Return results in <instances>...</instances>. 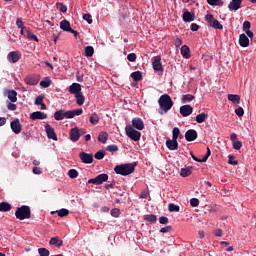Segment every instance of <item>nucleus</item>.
Segmentation results:
<instances>
[{"mask_svg": "<svg viewBox=\"0 0 256 256\" xmlns=\"http://www.w3.org/2000/svg\"><path fill=\"white\" fill-rule=\"evenodd\" d=\"M166 147L170 150V151H176V149H179V143L177 142V140H167L166 141Z\"/></svg>", "mask_w": 256, "mask_h": 256, "instance_id": "obj_19", "label": "nucleus"}, {"mask_svg": "<svg viewBox=\"0 0 256 256\" xmlns=\"http://www.w3.org/2000/svg\"><path fill=\"white\" fill-rule=\"evenodd\" d=\"M16 219H19V221H23L25 219L31 218V208L29 206H22L17 208L15 212Z\"/></svg>", "mask_w": 256, "mask_h": 256, "instance_id": "obj_3", "label": "nucleus"}, {"mask_svg": "<svg viewBox=\"0 0 256 256\" xmlns=\"http://www.w3.org/2000/svg\"><path fill=\"white\" fill-rule=\"evenodd\" d=\"M25 83L27 85H37V80L31 76L25 78Z\"/></svg>", "mask_w": 256, "mask_h": 256, "instance_id": "obj_43", "label": "nucleus"}, {"mask_svg": "<svg viewBox=\"0 0 256 256\" xmlns=\"http://www.w3.org/2000/svg\"><path fill=\"white\" fill-rule=\"evenodd\" d=\"M7 97L11 103H17V91L15 90H6Z\"/></svg>", "mask_w": 256, "mask_h": 256, "instance_id": "obj_22", "label": "nucleus"}, {"mask_svg": "<svg viewBox=\"0 0 256 256\" xmlns=\"http://www.w3.org/2000/svg\"><path fill=\"white\" fill-rule=\"evenodd\" d=\"M181 55L184 59H189L191 57V50L189 49V46L183 45L180 49Z\"/></svg>", "mask_w": 256, "mask_h": 256, "instance_id": "obj_21", "label": "nucleus"}, {"mask_svg": "<svg viewBox=\"0 0 256 256\" xmlns=\"http://www.w3.org/2000/svg\"><path fill=\"white\" fill-rule=\"evenodd\" d=\"M207 3L212 7H223L224 5L223 0H207Z\"/></svg>", "mask_w": 256, "mask_h": 256, "instance_id": "obj_28", "label": "nucleus"}, {"mask_svg": "<svg viewBox=\"0 0 256 256\" xmlns=\"http://www.w3.org/2000/svg\"><path fill=\"white\" fill-rule=\"evenodd\" d=\"M30 119H32V121H37V119H47V114L41 111L33 112L30 114Z\"/></svg>", "mask_w": 256, "mask_h": 256, "instance_id": "obj_18", "label": "nucleus"}, {"mask_svg": "<svg viewBox=\"0 0 256 256\" xmlns=\"http://www.w3.org/2000/svg\"><path fill=\"white\" fill-rule=\"evenodd\" d=\"M75 97L77 105L81 106L85 103V96H83V93L80 92L79 94H76Z\"/></svg>", "mask_w": 256, "mask_h": 256, "instance_id": "obj_33", "label": "nucleus"}, {"mask_svg": "<svg viewBox=\"0 0 256 256\" xmlns=\"http://www.w3.org/2000/svg\"><path fill=\"white\" fill-rule=\"evenodd\" d=\"M43 99H45L43 95L37 96L35 99V105H42Z\"/></svg>", "mask_w": 256, "mask_h": 256, "instance_id": "obj_57", "label": "nucleus"}, {"mask_svg": "<svg viewBox=\"0 0 256 256\" xmlns=\"http://www.w3.org/2000/svg\"><path fill=\"white\" fill-rule=\"evenodd\" d=\"M235 113L238 117H243V115H245V110H243L242 107H239L238 109L235 110Z\"/></svg>", "mask_w": 256, "mask_h": 256, "instance_id": "obj_58", "label": "nucleus"}, {"mask_svg": "<svg viewBox=\"0 0 256 256\" xmlns=\"http://www.w3.org/2000/svg\"><path fill=\"white\" fill-rule=\"evenodd\" d=\"M50 245H56V247H61L63 245V240L59 239V237H53L49 241Z\"/></svg>", "mask_w": 256, "mask_h": 256, "instance_id": "obj_29", "label": "nucleus"}, {"mask_svg": "<svg viewBox=\"0 0 256 256\" xmlns=\"http://www.w3.org/2000/svg\"><path fill=\"white\" fill-rule=\"evenodd\" d=\"M81 138V134H79V128L74 127L70 130V141L73 143H77L79 139Z\"/></svg>", "mask_w": 256, "mask_h": 256, "instance_id": "obj_13", "label": "nucleus"}, {"mask_svg": "<svg viewBox=\"0 0 256 256\" xmlns=\"http://www.w3.org/2000/svg\"><path fill=\"white\" fill-rule=\"evenodd\" d=\"M158 113L159 115H167L173 109V99L168 94L161 95L158 99Z\"/></svg>", "mask_w": 256, "mask_h": 256, "instance_id": "obj_1", "label": "nucleus"}, {"mask_svg": "<svg viewBox=\"0 0 256 256\" xmlns=\"http://www.w3.org/2000/svg\"><path fill=\"white\" fill-rule=\"evenodd\" d=\"M180 133H181V130H179V128H177V127L173 128V130H172V139L174 141H177V139H179Z\"/></svg>", "mask_w": 256, "mask_h": 256, "instance_id": "obj_41", "label": "nucleus"}, {"mask_svg": "<svg viewBox=\"0 0 256 256\" xmlns=\"http://www.w3.org/2000/svg\"><path fill=\"white\" fill-rule=\"evenodd\" d=\"M250 29H251V22L245 21V22L243 23V31H244V32L250 31Z\"/></svg>", "mask_w": 256, "mask_h": 256, "instance_id": "obj_56", "label": "nucleus"}, {"mask_svg": "<svg viewBox=\"0 0 256 256\" xmlns=\"http://www.w3.org/2000/svg\"><path fill=\"white\" fill-rule=\"evenodd\" d=\"M190 205L191 207H199V199L197 198L190 199Z\"/></svg>", "mask_w": 256, "mask_h": 256, "instance_id": "obj_55", "label": "nucleus"}, {"mask_svg": "<svg viewBox=\"0 0 256 256\" xmlns=\"http://www.w3.org/2000/svg\"><path fill=\"white\" fill-rule=\"evenodd\" d=\"M183 21H185V23H191V21H195V14L191 12H184Z\"/></svg>", "mask_w": 256, "mask_h": 256, "instance_id": "obj_23", "label": "nucleus"}, {"mask_svg": "<svg viewBox=\"0 0 256 256\" xmlns=\"http://www.w3.org/2000/svg\"><path fill=\"white\" fill-rule=\"evenodd\" d=\"M217 19H215V17H213L212 14H207L205 16V21L208 23L209 27H211V23H213V21H216Z\"/></svg>", "mask_w": 256, "mask_h": 256, "instance_id": "obj_46", "label": "nucleus"}, {"mask_svg": "<svg viewBox=\"0 0 256 256\" xmlns=\"http://www.w3.org/2000/svg\"><path fill=\"white\" fill-rule=\"evenodd\" d=\"M159 223H160L161 225H167V223H169V218H167V217H165V216H161V217L159 218Z\"/></svg>", "mask_w": 256, "mask_h": 256, "instance_id": "obj_59", "label": "nucleus"}, {"mask_svg": "<svg viewBox=\"0 0 256 256\" xmlns=\"http://www.w3.org/2000/svg\"><path fill=\"white\" fill-rule=\"evenodd\" d=\"M152 67L154 71H163V64L161 63V56H155L152 59Z\"/></svg>", "mask_w": 256, "mask_h": 256, "instance_id": "obj_7", "label": "nucleus"}, {"mask_svg": "<svg viewBox=\"0 0 256 256\" xmlns=\"http://www.w3.org/2000/svg\"><path fill=\"white\" fill-rule=\"evenodd\" d=\"M210 27L213 29H219L220 31L223 30V24H220L219 20H213V23L210 24Z\"/></svg>", "mask_w": 256, "mask_h": 256, "instance_id": "obj_38", "label": "nucleus"}, {"mask_svg": "<svg viewBox=\"0 0 256 256\" xmlns=\"http://www.w3.org/2000/svg\"><path fill=\"white\" fill-rule=\"evenodd\" d=\"M126 135L129 137V139H132V141H139L141 139V132L135 130L133 126L128 125L125 127Z\"/></svg>", "mask_w": 256, "mask_h": 256, "instance_id": "obj_4", "label": "nucleus"}, {"mask_svg": "<svg viewBox=\"0 0 256 256\" xmlns=\"http://www.w3.org/2000/svg\"><path fill=\"white\" fill-rule=\"evenodd\" d=\"M25 37H27V39H30L31 41H36V43H39V38L37 37V35L31 33V30L28 28Z\"/></svg>", "mask_w": 256, "mask_h": 256, "instance_id": "obj_30", "label": "nucleus"}, {"mask_svg": "<svg viewBox=\"0 0 256 256\" xmlns=\"http://www.w3.org/2000/svg\"><path fill=\"white\" fill-rule=\"evenodd\" d=\"M185 139L186 141H189V142L195 141V139H197V131L193 129L186 131Z\"/></svg>", "mask_w": 256, "mask_h": 256, "instance_id": "obj_16", "label": "nucleus"}, {"mask_svg": "<svg viewBox=\"0 0 256 256\" xmlns=\"http://www.w3.org/2000/svg\"><path fill=\"white\" fill-rule=\"evenodd\" d=\"M94 157H95V159H98V160L103 159V157H105V151L100 150V151L96 152Z\"/></svg>", "mask_w": 256, "mask_h": 256, "instance_id": "obj_49", "label": "nucleus"}, {"mask_svg": "<svg viewBox=\"0 0 256 256\" xmlns=\"http://www.w3.org/2000/svg\"><path fill=\"white\" fill-rule=\"evenodd\" d=\"M111 215L112 217H119V215H121V211L117 208H114L111 210Z\"/></svg>", "mask_w": 256, "mask_h": 256, "instance_id": "obj_60", "label": "nucleus"}, {"mask_svg": "<svg viewBox=\"0 0 256 256\" xmlns=\"http://www.w3.org/2000/svg\"><path fill=\"white\" fill-rule=\"evenodd\" d=\"M109 179V175L107 174H99L95 178L89 179L88 183L92 185H103Z\"/></svg>", "mask_w": 256, "mask_h": 256, "instance_id": "obj_5", "label": "nucleus"}, {"mask_svg": "<svg viewBox=\"0 0 256 256\" xmlns=\"http://www.w3.org/2000/svg\"><path fill=\"white\" fill-rule=\"evenodd\" d=\"M145 221H148V223H157V216L153 214H149L144 216Z\"/></svg>", "mask_w": 256, "mask_h": 256, "instance_id": "obj_36", "label": "nucleus"}, {"mask_svg": "<svg viewBox=\"0 0 256 256\" xmlns=\"http://www.w3.org/2000/svg\"><path fill=\"white\" fill-rule=\"evenodd\" d=\"M243 147V143L241 141H234L233 142V149H236V151H239Z\"/></svg>", "mask_w": 256, "mask_h": 256, "instance_id": "obj_52", "label": "nucleus"}, {"mask_svg": "<svg viewBox=\"0 0 256 256\" xmlns=\"http://www.w3.org/2000/svg\"><path fill=\"white\" fill-rule=\"evenodd\" d=\"M135 165V163L117 165L115 166L114 171L115 173H117V175H123L124 177H126L127 175H131V173L135 171Z\"/></svg>", "mask_w": 256, "mask_h": 256, "instance_id": "obj_2", "label": "nucleus"}, {"mask_svg": "<svg viewBox=\"0 0 256 256\" xmlns=\"http://www.w3.org/2000/svg\"><path fill=\"white\" fill-rule=\"evenodd\" d=\"M57 215H58V217H67V215H69V210L62 208L57 211Z\"/></svg>", "mask_w": 256, "mask_h": 256, "instance_id": "obj_44", "label": "nucleus"}, {"mask_svg": "<svg viewBox=\"0 0 256 256\" xmlns=\"http://www.w3.org/2000/svg\"><path fill=\"white\" fill-rule=\"evenodd\" d=\"M10 127L13 133H15L16 135H19V133H21L22 126L18 118L10 123Z\"/></svg>", "mask_w": 256, "mask_h": 256, "instance_id": "obj_10", "label": "nucleus"}, {"mask_svg": "<svg viewBox=\"0 0 256 256\" xmlns=\"http://www.w3.org/2000/svg\"><path fill=\"white\" fill-rule=\"evenodd\" d=\"M168 210L170 211V213H179V206L175 204H169Z\"/></svg>", "mask_w": 256, "mask_h": 256, "instance_id": "obj_45", "label": "nucleus"}, {"mask_svg": "<svg viewBox=\"0 0 256 256\" xmlns=\"http://www.w3.org/2000/svg\"><path fill=\"white\" fill-rule=\"evenodd\" d=\"M94 53H95V49L92 46H87L85 48L86 57H93Z\"/></svg>", "mask_w": 256, "mask_h": 256, "instance_id": "obj_37", "label": "nucleus"}, {"mask_svg": "<svg viewBox=\"0 0 256 256\" xmlns=\"http://www.w3.org/2000/svg\"><path fill=\"white\" fill-rule=\"evenodd\" d=\"M38 253L40 256H49V250L46 248H39Z\"/></svg>", "mask_w": 256, "mask_h": 256, "instance_id": "obj_50", "label": "nucleus"}, {"mask_svg": "<svg viewBox=\"0 0 256 256\" xmlns=\"http://www.w3.org/2000/svg\"><path fill=\"white\" fill-rule=\"evenodd\" d=\"M68 176L70 179H77V177H79V172L76 169H70L68 171Z\"/></svg>", "mask_w": 256, "mask_h": 256, "instance_id": "obj_40", "label": "nucleus"}, {"mask_svg": "<svg viewBox=\"0 0 256 256\" xmlns=\"http://www.w3.org/2000/svg\"><path fill=\"white\" fill-rule=\"evenodd\" d=\"M242 3L243 0H232L228 5L229 11H239V9H241Z\"/></svg>", "mask_w": 256, "mask_h": 256, "instance_id": "obj_14", "label": "nucleus"}, {"mask_svg": "<svg viewBox=\"0 0 256 256\" xmlns=\"http://www.w3.org/2000/svg\"><path fill=\"white\" fill-rule=\"evenodd\" d=\"M69 93H71V95H79V93H81V84L73 83L70 85Z\"/></svg>", "mask_w": 256, "mask_h": 256, "instance_id": "obj_17", "label": "nucleus"}, {"mask_svg": "<svg viewBox=\"0 0 256 256\" xmlns=\"http://www.w3.org/2000/svg\"><path fill=\"white\" fill-rule=\"evenodd\" d=\"M107 151H110L111 153H117V151H119V147L115 144L108 145Z\"/></svg>", "mask_w": 256, "mask_h": 256, "instance_id": "obj_47", "label": "nucleus"}, {"mask_svg": "<svg viewBox=\"0 0 256 256\" xmlns=\"http://www.w3.org/2000/svg\"><path fill=\"white\" fill-rule=\"evenodd\" d=\"M192 173H193V171L189 167L182 168L180 170L181 177H189V175H191Z\"/></svg>", "mask_w": 256, "mask_h": 256, "instance_id": "obj_31", "label": "nucleus"}, {"mask_svg": "<svg viewBox=\"0 0 256 256\" xmlns=\"http://www.w3.org/2000/svg\"><path fill=\"white\" fill-rule=\"evenodd\" d=\"M239 45L240 47H249V37L245 34H240Z\"/></svg>", "mask_w": 256, "mask_h": 256, "instance_id": "obj_20", "label": "nucleus"}, {"mask_svg": "<svg viewBox=\"0 0 256 256\" xmlns=\"http://www.w3.org/2000/svg\"><path fill=\"white\" fill-rule=\"evenodd\" d=\"M174 45H175L176 49H179V47H181V45H183V41L179 38H176L174 40Z\"/></svg>", "mask_w": 256, "mask_h": 256, "instance_id": "obj_62", "label": "nucleus"}, {"mask_svg": "<svg viewBox=\"0 0 256 256\" xmlns=\"http://www.w3.org/2000/svg\"><path fill=\"white\" fill-rule=\"evenodd\" d=\"M83 19H84V21H87L89 25H91V23H93V19H91V14H84Z\"/></svg>", "mask_w": 256, "mask_h": 256, "instance_id": "obj_61", "label": "nucleus"}, {"mask_svg": "<svg viewBox=\"0 0 256 256\" xmlns=\"http://www.w3.org/2000/svg\"><path fill=\"white\" fill-rule=\"evenodd\" d=\"M127 59L131 63H135V61L137 60V55L135 53H130L128 54Z\"/></svg>", "mask_w": 256, "mask_h": 256, "instance_id": "obj_53", "label": "nucleus"}, {"mask_svg": "<svg viewBox=\"0 0 256 256\" xmlns=\"http://www.w3.org/2000/svg\"><path fill=\"white\" fill-rule=\"evenodd\" d=\"M70 115L71 113L69 111L58 110L54 113V119L55 121H63V119H71Z\"/></svg>", "mask_w": 256, "mask_h": 256, "instance_id": "obj_6", "label": "nucleus"}, {"mask_svg": "<svg viewBox=\"0 0 256 256\" xmlns=\"http://www.w3.org/2000/svg\"><path fill=\"white\" fill-rule=\"evenodd\" d=\"M45 132H46L48 139L57 141V134H55V129H53V127H51V125H49V124L45 125Z\"/></svg>", "mask_w": 256, "mask_h": 256, "instance_id": "obj_11", "label": "nucleus"}, {"mask_svg": "<svg viewBox=\"0 0 256 256\" xmlns=\"http://www.w3.org/2000/svg\"><path fill=\"white\" fill-rule=\"evenodd\" d=\"M131 77L134 81H141L143 79V73L141 71L132 72Z\"/></svg>", "mask_w": 256, "mask_h": 256, "instance_id": "obj_32", "label": "nucleus"}, {"mask_svg": "<svg viewBox=\"0 0 256 256\" xmlns=\"http://www.w3.org/2000/svg\"><path fill=\"white\" fill-rule=\"evenodd\" d=\"M193 113V107L191 105H184L180 107V114L182 117H189Z\"/></svg>", "mask_w": 256, "mask_h": 256, "instance_id": "obj_15", "label": "nucleus"}, {"mask_svg": "<svg viewBox=\"0 0 256 256\" xmlns=\"http://www.w3.org/2000/svg\"><path fill=\"white\" fill-rule=\"evenodd\" d=\"M208 118H209V114L202 112L201 114H198L196 116V122L197 123H205V121H207Z\"/></svg>", "mask_w": 256, "mask_h": 256, "instance_id": "obj_25", "label": "nucleus"}, {"mask_svg": "<svg viewBox=\"0 0 256 256\" xmlns=\"http://www.w3.org/2000/svg\"><path fill=\"white\" fill-rule=\"evenodd\" d=\"M56 7L62 13H67V6L63 5V3H57Z\"/></svg>", "mask_w": 256, "mask_h": 256, "instance_id": "obj_48", "label": "nucleus"}, {"mask_svg": "<svg viewBox=\"0 0 256 256\" xmlns=\"http://www.w3.org/2000/svg\"><path fill=\"white\" fill-rule=\"evenodd\" d=\"M107 139H109V134H107V132L102 131L99 133L98 141H100V143H103V145H105V143H107Z\"/></svg>", "mask_w": 256, "mask_h": 256, "instance_id": "obj_26", "label": "nucleus"}, {"mask_svg": "<svg viewBox=\"0 0 256 256\" xmlns=\"http://www.w3.org/2000/svg\"><path fill=\"white\" fill-rule=\"evenodd\" d=\"M7 109H8L9 111H16V110H17V105H15V104L9 102V103L7 104Z\"/></svg>", "mask_w": 256, "mask_h": 256, "instance_id": "obj_63", "label": "nucleus"}, {"mask_svg": "<svg viewBox=\"0 0 256 256\" xmlns=\"http://www.w3.org/2000/svg\"><path fill=\"white\" fill-rule=\"evenodd\" d=\"M209 157H211V149H209V147H207V152L205 154V156L201 159L202 163H205Z\"/></svg>", "mask_w": 256, "mask_h": 256, "instance_id": "obj_54", "label": "nucleus"}, {"mask_svg": "<svg viewBox=\"0 0 256 256\" xmlns=\"http://www.w3.org/2000/svg\"><path fill=\"white\" fill-rule=\"evenodd\" d=\"M171 231V226H165L160 229V233H169Z\"/></svg>", "mask_w": 256, "mask_h": 256, "instance_id": "obj_64", "label": "nucleus"}, {"mask_svg": "<svg viewBox=\"0 0 256 256\" xmlns=\"http://www.w3.org/2000/svg\"><path fill=\"white\" fill-rule=\"evenodd\" d=\"M51 85V80H42L40 82V87H43L44 89H47Z\"/></svg>", "mask_w": 256, "mask_h": 256, "instance_id": "obj_51", "label": "nucleus"}, {"mask_svg": "<svg viewBox=\"0 0 256 256\" xmlns=\"http://www.w3.org/2000/svg\"><path fill=\"white\" fill-rule=\"evenodd\" d=\"M79 157H80L82 163H85L86 165L93 163V154L80 152Z\"/></svg>", "mask_w": 256, "mask_h": 256, "instance_id": "obj_9", "label": "nucleus"}, {"mask_svg": "<svg viewBox=\"0 0 256 256\" xmlns=\"http://www.w3.org/2000/svg\"><path fill=\"white\" fill-rule=\"evenodd\" d=\"M228 101H231V103H234V105H239L241 97L237 94H229Z\"/></svg>", "mask_w": 256, "mask_h": 256, "instance_id": "obj_24", "label": "nucleus"}, {"mask_svg": "<svg viewBox=\"0 0 256 256\" xmlns=\"http://www.w3.org/2000/svg\"><path fill=\"white\" fill-rule=\"evenodd\" d=\"M68 113H70V119H73V117H75V115L79 116V115H83V109H76V110H69Z\"/></svg>", "mask_w": 256, "mask_h": 256, "instance_id": "obj_34", "label": "nucleus"}, {"mask_svg": "<svg viewBox=\"0 0 256 256\" xmlns=\"http://www.w3.org/2000/svg\"><path fill=\"white\" fill-rule=\"evenodd\" d=\"M99 121H100L99 115H97L96 113H94L90 116V123L92 125H97V123H99Z\"/></svg>", "mask_w": 256, "mask_h": 256, "instance_id": "obj_39", "label": "nucleus"}, {"mask_svg": "<svg viewBox=\"0 0 256 256\" xmlns=\"http://www.w3.org/2000/svg\"><path fill=\"white\" fill-rule=\"evenodd\" d=\"M132 127H134V129H137L138 131H143L145 129V123L141 118H133Z\"/></svg>", "mask_w": 256, "mask_h": 256, "instance_id": "obj_8", "label": "nucleus"}, {"mask_svg": "<svg viewBox=\"0 0 256 256\" xmlns=\"http://www.w3.org/2000/svg\"><path fill=\"white\" fill-rule=\"evenodd\" d=\"M0 211H11V204L7 203V202H1L0 203Z\"/></svg>", "mask_w": 256, "mask_h": 256, "instance_id": "obj_35", "label": "nucleus"}, {"mask_svg": "<svg viewBox=\"0 0 256 256\" xmlns=\"http://www.w3.org/2000/svg\"><path fill=\"white\" fill-rule=\"evenodd\" d=\"M60 29H62V31H67L69 33V31H71V24L69 23V21L67 20H63L60 23Z\"/></svg>", "mask_w": 256, "mask_h": 256, "instance_id": "obj_27", "label": "nucleus"}, {"mask_svg": "<svg viewBox=\"0 0 256 256\" xmlns=\"http://www.w3.org/2000/svg\"><path fill=\"white\" fill-rule=\"evenodd\" d=\"M193 99H195V96H193L191 94L183 95L182 103H189V102L193 101Z\"/></svg>", "mask_w": 256, "mask_h": 256, "instance_id": "obj_42", "label": "nucleus"}, {"mask_svg": "<svg viewBox=\"0 0 256 256\" xmlns=\"http://www.w3.org/2000/svg\"><path fill=\"white\" fill-rule=\"evenodd\" d=\"M9 63H17L21 59V52L13 51L10 52L7 56Z\"/></svg>", "mask_w": 256, "mask_h": 256, "instance_id": "obj_12", "label": "nucleus"}]
</instances>
